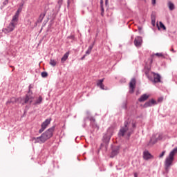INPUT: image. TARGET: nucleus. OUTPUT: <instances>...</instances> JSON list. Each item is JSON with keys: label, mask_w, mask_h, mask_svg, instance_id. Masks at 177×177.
I'll list each match as a JSON object with an SVG mask.
<instances>
[{"label": "nucleus", "mask_w": 177, "mask_h": 177, "mask_svg": "<svg viewBox=\"0 0 177 177\" xmlns=\"http://www.w3.org/2000/svg\"><path fill=\"white\" fill-rule=\"evenodd\" d=\"M16 26H17V24L10 22L8 26L3 30L4 32H12V31L15 30Z\"/></svg>", "instance_id": "obj_9"}, {"label": "nucleus", "mask_w": 177, "mask_h": 177, "mask_svg": "<svg viewBox=\"0 0 177 177\" xmlns=\"http://www.w3.org/2000/svg\"><path fill=\"white\" fill-rule=\"evenodd\" d=\"M151 24L154 27L156 26V20H151Z\"/></svg>", "instance_id": "obj_33"}, {"label": "nucleus", "mask_w": 177, "mask_h": 177, "mask_svg": "<svg viewBox=\"0 0 177 177\" xmlns=\"http://www.w3.org/2000/svg\"><path fill=\"white\" fill-rule=\"evenodd\" d=\"M153 56H158V57H164V55H162V53H157L154 55H152L151 58L149 59L151 64V63H153Z\"/></svg>", "instance_id": "obj_19"}, {"label": "nucleus", "mask_w": 177, "mask_h": 177, "mask_svg": "<svg viewBox=\"0 0 177 177\" xmlns=\"http://www.w3.org/2000/svg\"><path fill=\"white\" fill-rule=\"evenodd\" d=\"M142 42H143V40L140 36L136 37L134 39V45L137 47L142 46Z\"/></svg>", "instance_id": "obj_13"}, {"label": "nucleus", "mask_w": 177, "mask_h": 177, "mask_svg": "<svg viewBox=\"0 0 177 177\" xmlns=\"http://www.w3.org/2000/svg\"><path fill=\"white\" fill-rule=\"evenodd\" d=\"M152 76L150 77L149 81L153 82V84H158V82H161V75L158 73H152Z\"/></svg>", "instance_id": "obj_5"}, {"label": "nucleus", "mask_w": 177, "mask_h": 177, "mask_svg": "<svg viewBox=\"0 0 177 177\" xmlns=\"http://www.w3.org/2000/svg\"><path fill=\"white\" fill-rule=\"evenodd\" d=\"M143 158L146 160V161L149 160H151V158H154V156L149 152V151H144L143 152Z\"/></svg>", "instance_id": "obj_12"}, {"label": "nucleus", "mask_w": 177, "mask_h": 177, "mask_svg": "<svg viewBox=\"0 0 177 177\" xmlns=\"http://www.w3.org/2000/svg\"><path fill=\"white\" fill-rule=\"evenodd\" d=\"M50 121H52L51 118L46 119L44 122L41 124V128L39 130V133H42L43 131H44L46 128L48 127V125L50 124Z\"/></svg>", "instance_id": "obj_7"}, {"label": "nucleus", "mask_w": 177, "mask_h": 177, "mask_svg": "<svg viewBox=\"0 0 177 177\" xmlns=\"http://www.w3.org/2000/svg\"><path fill=\"white\" fill-rule=\"evenodd\" d=\"M10 67H11V68H12V71H15V66H10Z\"/></svg>", "instance_id": "obj_38"}, {"label": "nucleus", "mask_w": 177, "mask_h": 177, "mask_svg": "<svg viewBox=\"0 0 177 177\" xmlns=\"http://www.w3.org/2000/svg\"><path fill=\"white\" fill-rule=\"evenodd\" d=\"M152 73L154 72H150V68H147L145 70V74L146 77H147L148 80H150V77L153 75Z\"/></svg>", "instance_id": "obj_17"}, {"label": "nucleus", "mask_w": 177, "mask_h": 177, "mask_svg": "<svg viewBox=\"0 0 177 177\" xmlns=\"http://www.w3.org/2000/svg\"><path fill=\"white\" fill-rule=\"evenodd\" d=\"M118 153H120V147L115 146L112 147V151L110 156L111 158H114V157H115V156H117Z\"/></svg>", "instance_id": "obj_11"}, {"label": "nucleus", "mask_w": 177, "mask_h": 177, "mask_svg": "<svg viewBox=\"0 0 177 177\" xmlns=\"http://www.w3.org/2000/svg\"><path fill=\"white\" fill-rule=\"evenodd\" d=\"M112 135H113V132L111 131V130L109 129L103 137L104 143H106V145H109V142H110V139H111Z\"/></svg>", "instance_id": "obj_6"}, {"label": "nucleus", "mask_w": 177, "mask_h": 177, "mask_svg": "<svg viewBox=\"0 0 177 177\" xmlns=\"http://www.w3.org/2000/svg\"><path fill=\"white\" fill-rule=\"evenodd\" d=\"M55 128H56L55 126H53L52 127L47 129L44 133H43L41 135V136L37 137V138L33 137L32 138V142H34V143H35V144L45 143V142H46V140H48V139H50V138H52V136H53V132H55Z\"/></svg>", "instance_id": "obj_3"}, {"label": "nucleus", "mask_w": 177, "mask_h": 177, "mask_svg": "<svg viewBox=\"0 0 177 177\" xmlns=\"http://www.w3.org/2000/svg\"><path fill=\"white\" fill-rule=\"evenodd\" d=\"M174 157H175V154L174 152L171 151L169 156L166 158L165 161L166 172H169V167H171V165H172V162H174Z\"/></svg>", "instance_id": "obj_4"}, {"label": "nucleus", "mask_w": 177, "mask_h": 177, "mask_svg": "<svg viewBox=\"0 0 177 177\" xmlns=\"http://www.w3.org/2000/svg\"><path fill=\"white\" fill-rule=\"evenodd\" d=\"M46 15V12L40 14L39 19L37 20V22L42 23V20H44V18L45 17Z\"/></svg>", "instance_id": "obj_21"}, {"label": "nucleus", "mask_w": 177, "mask_h": 177, "mask_svg": "<svg viewBox=\"0 0 177 177\" xmlns=\"http://www.w3.org/2000/svg\"><path fill=\"white\" fill-rule=\"evenodd\" d=\"M100 9H101V16L102 17L104 16V8L103 7V0H100Z\"/></svg>", "instance_id": "obj_22"}, {"label": "nucleus", "mask_w": 177, "mask_h": 177, "mask_svg": "<svg viewBox=\"0 0 177 177\" xmlns=\"http://www.w3.org/2000/svg\"><path fill=\"white\" fill-rule=\"evenodd\" d=\"M165 156V151H163L161 154L159 156V158H162Z\"/></svg>", "instance_id": "obj_29"}, {"label": "nucleus", "mask_w": 177, "mask_h": 177, "mask_svg": "<svg viewBox=\"0 0 177 177\" xmlns=\"http://www.w3.org/2000/svg\"><path fill=\"white\" fill-rule=\"evenodd\" d=\"M9 3V0H6L3 2V5L5 6L6 5H8Z\"/></svg>", "instance_id": "obj_30"}, {"label": "nucleus", "mask_w": 177, "mask_h": 177, "mask_svg": "<svg viewBox=\"0 0 177 177\" xmlns=\"http://www.w3.org/2000/svg\"><path fill=\"white\" fill-rule=\"evenodd\" d=\"M70 55V52H66L64 56L62 57L61 59V62L62 63H64V62H66V60H67V59H68V56Z\"/></svg>", "instance_id": "obj_18"}, {"label": "nucleus", "mask_w": 177, "mask_h": 177, "mask_svg": "<svg viewBox=\"0 0 177 177\" xmlns=\"http://www.w3.org/2000/svg\"><path fill=\"white\" fill-rule=\"evenodd\" d=\"M62 3H63V0H58V5L60 6H62Z\"/></svg>", "instance_id": "obj_31"}, {"label": "nucleus", "mask_w": 177, "mask_h": 177, "mask_svg": "<svg viewBox=\"0 0 177 177\" xmlns=\"http://www.w3.org/2000/svg\"><path fill=\"white\" fill-rule=\"evenodd\" d=\"M171 50V52H175V50H174V48H172Z\"/></svg>", "instance_id": "obj_43"}, {"label": "nucleus", "mask_w": 177, "mask_h": 177, "mask_svg": "<svg viewBox=\"0 0 177 177\" xmlns=\"http://www.w3.org/2000/svg\"><path fill=\"white\" fill-rule=\"evenodd\" d=\"M41 77H43V78H46V77H48V73L47 72H42L41 73Z\"/></svg>", "instance_id": "obj_27"}, {"label": "nucleus", "mask_w": 177, "mask_h": 177, "mask_svg": "<svg viewBox=\"0 0 177 177\" xmlns=\"http://www.w3.org/2000/svg\"><path fill=\"white\" fill-rule=\"evenodd\" d=\"M109 3V0H105V5H107Z\"/></svg>", "instance_id": "obj_40"}, {"label": "nucleus", "mask_w": 177, "mask_h": 177, "mask_svg": "<svg viewBox=\"0 0 177 177\" xmlns=\"http://www.w3.org/2000/svg\"><path fill=\"white\" fill-rule=\"evenodd\" d=\"M32 86L31 84L28 86V94L26 95L25 97H12L10 100L7 102V104H10V103H20L22 106L24 104H31L32 103V100H34V97L31 96L32 95V91H31V88Z\"/></svg>", "instance_id": "obj_2"}, {"label": "nucleus", "mask_w": 177, "mask_h": 177, "mask_svg": "<svg viewBox=\"0 0 177 177\" xmlns=\"http://www.w3.org/2000/svg\"><path fill=\"white\" fill-rule=\"evenodd\" d=\"M41 103H42V96H39V98L34 103V104L35 106H37V104H41Z\"/></svg>", "instance_id": "obj_24"}, {"label": "nucleus", "mask_w": 177, "mask_h": 177, "mask_svg": "<svg viewBox=\"0 0 177 177\" xmlns=\"http://www.w3.org/2000/svg\"><path fill=\"white\" fill-rule=\"evenodd\" d=\"M17 21H19V12H16L15 15L12 17L11 23L17 24Z\"/></svg>", "instance_id": "obj_16"}, {"label": "nucleus", "mask_w": 177, "mask_h": 177, "mask_svg": "<svg viewBox=\"0 0 177 177\" xmlns=\"http://www.w3.org/2000/svg\"><path fill=\"white\" fill-rule=\"evenodd\" d=\"M74 3V0H68V2H67V6L68 8V6H70V5Z\"/></svg>", "instance_id": "obj_28"}, {"label": "nucleus", "mask_w": 177, "mask_h": 177, "mask_svg": "<svg viewBox=\"0 0 177 177\" xmlns=\"http://www.w3.org/2000/svg\"><path fill=\"white\" fill-rule=\"evenodd\" d=\"M136 88V79L132 78L129 82V93H133Z\"/></svg>", "instance_id": "obj_8"}, {"label": "nucleus", "mask_w": 177, "mask_h": 177, "mask_svg": "<svg viewBox=\"0 0 177 177\" xmlns=\"http://www.w3.org/2000/svg\"><path fill=\"white\" fill-rule=\"evenodd\" d=\"M167 6L169 10H175V4L172 3V1H168Z\"/></svg>", "instance_id": "obj_20"}, {"label": "nucleus", "mask_w": 177, "mask_h": 177, "mask_svg": "<svg viewBox=\"0 0 177 177\" xmlns=\"http://www.w3.org/2000/svg\"><path fill=\"white\" fill-rule=\"evenodd\" d=\"M135 129H136V121L129 119L124 122V126L120 129L118 136L123 138L126 135L127 138L129 139L131 135L135 132Z\"/></svg>", "instance_id": "obj_1"}, {"label": "nucleus", "mask_w": 177, "mask_h": 177, "mask_svg": "<svg viewBox=\"0 0 177 177\" xmlns=\"http://www.w3.org/2000/svg\"><path fill=\"white\" fill-rule=\"evenodd\" d=\"M86 57V55H83L81 58V60H84V59H85Z\"/></svg>", "instance_id": "obj_36"}, {"label": "nucleus", "mask_w": 177, "mask_h": 177, "mask_svg": "<svg viewBox=\"0 0 177 177\" xmlns=\"http://www.w3.org/2000/svg\"><path fill=\"white\" fill-rule=\"evenodd\" d=\"M138 30H139V31H140L142 30V28L141 27H138Z\"/></svg>", "instance_id": "obj_42"}, {"label": "nucleus", "mask_w": 177, "mask_h": 177, "mask_svg": "<svg viewBox=\"0 0 177 177\" xmlns=\"http://www.w3.org/2000/svg\"><path fill=\"white\" fill-rule=\"evenodd\" d=\"M172 153H174V154L176 153H177V147L176 148H174L172 151H171Z\"/></svg>", "instance_id": "obj_32"}, {"label": "nucleus", "mask_w": 177, "mask_h": 177, "mask_svg": "<svg viewBox=\"0 0 177 177\" xmlns=\"http://www.w3.org/2000/svg\"><path fill=\"white\" fill-rule=\"evenodd\" d=\"M159 24H160V26H158V24H157V27H158V30H160V28H162V30H167V28L165 27L164 24H162V22L160 21Z\"/></svg>", "instance_id": "obj_25"}, {"label": "nucleus", "mask_w": 177, "mask_h": 177, "mask_svg": "<svg viewBox=\"0 0 177 177\" xmlns=\"http://www.w3.org/2000/svg\"><path fill=\"white\" fill-rule=\"evenodd\" d=\"M104 81V79H101L97 81V86H99L100 89H102L104 91L106 89L104 88V84H103V82Z\"/></svg>", "instance_id": "obj_15"}, {"label": "nucleus", "mask_w": 177, "mask_h": 177, "mask_svg": "<svg viewBox=\"0 0 177 177\" xmlns=\"http://www.w3.org/2000/svg\"><path fill=\"white\" fill-rule=\"evenodd\" d=\"M163 99L164 98H162V97H160L158 99V102H162Z\"/></svg>", "instance_id": "obj_35"}, {"label": "nucleus", "mask_w": 177, "mask_h": 177, "mask_svg": "<svg viewBox=\"0 0 177 177\" xmlns=\"http://www.w3.org/2000/svg\"><path fill=\"white\" fill-rule=\"evenodd\" d=\"M17 12H18L19 15H20V12H21V9L19 8Z\"/></svg>", "instance_id": "obj_37"}, {"label": "nucleus", "mask_w": 177, "mask_h": 177, "mask_svg": "<svg viewBox=\"0 0 177 177\" xmlns=\"http://www.w3.org/2000/svg\"><path fill=\"white\" fill-rule=\"evenodd\" d=\"M149 97H150L149 95L143 94L140 97V98H138V102H140V103H142L143 102H146V100H147Z\"/></svg>", "instance_id": "obj_14"}, {"label": "nucleus", "mask_w": 177, "mask_h": 177, "mask_svg": "<svg viewBox=\"0 0 177 177\" xmlns=\"http://www.w3.org/2000/svg\"><path fill=\"white\" fill-rule=\"evenodd\" d=\"M151 20H156V16L151 15Z\"/></svg>", "instance_id": "obj_34"}, {"label": "nucleus", "mask_w": 177, "mask_h": 177, "mask_svg": "<svg viewBox=\"0 0 177 177\" xmlns=\"http://www.w3.org/2000/svg\"><path fill=\"white\" fill-rule=\"evenodd\" d=\"M57 64V62L55 59H50V65L53 67H55Z\"/></svg>", "instance_id": "obj_26"}, {"label": "nucleus", "mask_w": 177, "mask_h": 177, "mask_svg": "<svg viewBox=\"0 0 177 177\" xmlns=\"http://www.w3.org/2000/svg\"><path fill=\"white\" fill-rule=\"evenodd\" d=\"M134 177H138V173H134Z\"/></svg>", "instance_id": "obj_41"}, {"label": "nucleus", "mask_w": 177, "mask_h": 177, "mask_svg": "<svg viewBox=\"0 0 177 177\" xmlns=\"http://www.w3.org/2000/svg\"><path fill=\"white\" fill-rule=\"evenodd\" d=\"M94 44H91L88 46V50L86 51V55H91V52H92V49H93Z\"/></svg>", "instance_id": "obj_23"}, {"label": "nucleus", "mask_w": 177, "mask_h": 177, "mask_svg": "<svg viewBox=\"0 0 177 177\" xmlns=\"http://www.w3.org/2000/svg\"><path fill=\"white\" fill-rule=\"evenodd\" d=\"M91 121H94L95 122V119L91 118Z\"/></svg>", "instance_id": "obj_44"}, {"label": "nucleus", "mask_w": 177, "mask_h": 177, "mask_svg": "<svg viewBox=\"0 0 177 177\" xmlns=\"http://www.w3.org/2000/svg\"><path fill=\"white\" fill-rule=\"evenodd\" d=\"M152 1V5H155L156 4V0H151Z\"/></svg>", "instance_id": "obj_39"}, {"label": "nucleus", "mask_w": 177, "mask_h": 177, "mask_svg": "<svg viewBox=\"0 0 177 177\" xmlns=\"http://www.w3.org/2000/svg\"><path fill=\"white\" fill-rule=\"evenodd\" d=\"M157 104V101L154 99L147 101L143 105L144 109H147V107H151V106H156Z\"/></svg>", "instance_id": "obj_10"}]
</instances>
